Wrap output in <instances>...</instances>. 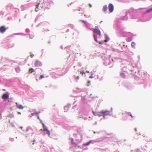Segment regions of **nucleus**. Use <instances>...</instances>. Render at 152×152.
<instances>
[{
  "mask_svg": "<svg viewBox=\"0 0 152 152\" xmlns=\"http://www.w3.org/2000/svg\"><path fill=\"white\" fill-rule=\"evenodd\" d=\"M151 11H152V8L147 10V11L146 12V13H148Z\"/></svg>",
  "mask_w": 152,
  "mask_h": 152,
  "instance_id": "obj_17",
  "label": "nucleus"
},
{
  "mask_svg": "<svg viewBox=\"0 0 152 152\" xmlns=\"http://www.w3.org/2000/svg\"><path fill=\"white\" fill-rule=\"evenodd\" d=\"M34 71V69L33 68H30L28 70V72L30 73H32Z\"/></svg>",
  "mask_w": 152,
  "mask_h": 152,
  "instance_id": "obj_13",
  "label": "nucleus"
},
{
  "mask_svg": "<svg viewBox=\"0 0 152 152\" xmlns=\"http://www.w3.org/2000/svg\"><path fill=\"white\" fill-rule=\"evenodd\" d=\"M89 7H92V5H91V4H89Z\"/></svg>",
  "mask_w": 152,
  "mask_h": 152,
  "instance_id": "obj_29",
  "label": "nucleus"
},
{
  "mask_svg": "<svg viewBox=\"0 0 152 152\" xmlns=\"http://www.w3.org/2000/svg\"><path fill=\"white\" fill-rule=\"evenodd\" d=\"M108 9L109 10L110 12H113L114 10V7L112 4H109L108 5Z\"/></svg>",
  "mask_w": 152,
  "mask_h": 152,
  "instance_id": "obj_3",
  "label": "nucleus"
},
{
  "mask_svg": "<svg viewBox=\"0 0 152 152\" xmlns=\"http://www.w3.org/2000/svg\"><path fill=\"white\" fill-rule=\"evenodd\" d=\"M90 83H91V82L90 81H88V82H87L88 86H89L90 84Z\"/></svg>",
  "mask_w": 152,
  "mask_h": 152,
  "instance_id": "obj_21",
  "label": "nucleus"
},
{
  "mask_svg": "<svg viewBox=\"0 0 152 152\" xmlns=\"http://www.w3.org/2000/svg\"><path fill=\"white\" fill-rule=\"evenodd\" d=\"M39 3H38V4L36 5V8L35 9V11L36 12H37L38 10V6L39 5Z\"/></svg>",
  "mask_w": 152,
  "mask_h": 152,
  "instance_id": "obj_14",
  "label": "nucleus"
},
{
  "mask_svg": "<svg viewBox=\"0 0 152 152\" xmlns=\"http://www.w3.org/2000/svg\"><path fill=\"white\" fill-rule=\"evenodd\" d=\"M71 140H72V142H73V138H72V139H71Z\"/></svg>",
  "mask_w": 152,
  "mask_h": 152,
  "instance_id": "obj_33",
  "label": "nucleus"
},
{
  "mask_svg": "<svg viewBox=\"0 0 152 152\" xmlns=\"http://www.w3.org/2000/svg\"><path fill=\"white\" fill-rule=\"evenodd\" d=\"M132 40V39L131 38H128V39L127 40V41L128 42H129L130 41H131Z\"/></svg>",
  "mask_w": 152,
  "mask_h": 152,
  "instance_id": "obj_22",
  "label": "nucleus"
},
{
  "mask_svg": "<svg viewBox=\"0 0 152 152\" xmlns=\"http://www.w3.org/2000/svg\"><path fill=\"white\" fill-rule=\"evenodd\" d=\"M64 109L65 110H66V111H67L69 109V107L68 106H65L64 107Z\"/></svg>",
  "mask_w": 152,
  "mask_h": 152,
  "instance_id": "obj_18",
  "label": "nucleus"
},
{
  "mask_svg": "<svg viewBox=\"0 0 152 152\" xmlns=\"http://www.w3.org/2000/svg\"><path fill=\"white\" fill-rule=\"evenodd\" d=\"M94 33H96L98 34L99 36L101 35V32L100 30L98 29L95 28L94 29Z\"/></svg>",
  "mask_w": 152,
  "mask_h": 152,
  "instance_id": "obj_5",
  "label": "nucleus"
},
{
  "mask_svg": "<svg viewBox=\"0 0 152 152\" xmlns=\"http://www.w3.org/2000/svg\"><path fill=\"white\" fill-rule=\"evenodd\" d=\"M30 134V133H27V134Z\"/></svg>",
  "mask_w": 152,
  "mask_h": 152,
  "instance_id": "obj_37",
  "label": "nucleus"
},
{
  "mask_svg": "<svg viewBox=\"0 0 152 152\" xmlns=\"http://www.w3.org/2000/svg\"><path fill=\"white\" fill-rule=\"evenodd\" d=\"M135 45H136V44H135V42H132L131 45L132 48H135Z\"/></svg>",
  "mask_w": 152,
  "mask_h": 152,
  "instance_id": "obj_10",
  "label": "nucleus"
},
{
  "mask_svg": "<svg viewBox=\"0 0 152 152\" xmlns=\"http://www.w3.org/2000/svg\"><path fill=\"white\" fill-rule=\"evenodd\" d=\"M94 40L96 42H97V38L95 37V35L94 34Z\"/></svg>",
  "mask_w": 152,
  "mask_h": 152,
  "instance_id": "obj_19",
  "label": "nucleus"
},
{
  "mask_svg": "<svg viewBox=\"0 0 152 152\" xmlns=\"http://www.w3.org/2000/svg\"><path fill=\"white\" fill-rule=\"evenodd\" d=\"M42 124L43 129H41L40 130L45 132V133L46 134H48L49 136H50V132L48 129L47 127L45 126L44 125V124L43 123H42Z\"/></svg>",
  "mask_w": 152,
  "mask_h": 152,
  "instance_id": "obj_1",
  "label": "nucleus"
},
{
  "mask_svg": "<svg viewBox=\"0 0 152 152\" xmlns=\"http://www.w3.org/2000/svg\"><path fill=\"white\" fill-rule=\"evenodd\" d=\"M107 10V7L106 5L104 6L103 8V11L106 12Z\"/></svg>",
  "mask_w": 152,
  "mask_h": 152,
  "instance_id": "obj_9",
  "label": "nucleus"
},
{
  "mask_svg": "<svg viewBox=\"0 0 152 152\" xmlns=\"http://www.w3.org/2000/svg\"><path fill=\"white\" fill-rule=\"evenodd\" d=\"M120 75L121 77H122L123 78H125V74L124 73H121L120 74Z\"/></svg>",
  "mask_w": 152,
  "mask_h": 152,
  "instance_id": "obj_16",
  "label": "nucleus"
},
{
  "mask_svg": "<svg viewBox=\"0 0 152 152\" xmlns=\"http://www.w3.org/2000/svg\"><path fill=\"white\" fill-rule=\"evenodd\" d=\"M37 118H38V119H39V120L41 121V123H42H42H43L42 122V121H41V120L40 119V118H39V116H38V115L37 116Z\"/></svg>",
  "mask_w": 152,
  "mask_h": 152,
  "instance_id": "obj_24",
  "label": "nucleus"
},
{
  "mask_svg": "<svg viewBox=\"0 0 152 152\" xmlns=\"http://www.w3.org/2000/svg\"><path fill=\"white\" fill-rule=\"evenodd\" d=\"M16 107L19 109H22L23 108V107L21 105H18L17 103H15Z\"/></svg>",
  "mask_w": 152,
  "mask_h": 152,
  "instance_id": "obj_7",
  "label": "nucleus"
},
{
  "mask_svg": "<svg viewBox=\"0 0 152 152\" xmlns=\"http://www.w3.org/2000/svg\"><path fill=\"white\" fill-rule=\"evenodd\" d=\"M34 65L35 67H39L42 65V64L40 61H37L35 62Z\"/></svg>",
  "mask_w": 152,
  "mask_h": 152,
  "instance_id": "obj_4",
  "label": "nucleus"
},
{
  "mask_svg": "<svg viewBox=\"0 0 152 152\" xmlns=\"http://www.w3.org/2000/svg\"><path fill=\"white\" fill-rule=\"evenodd\" d=\"M91 142V141L90 140L88 142H87L86 143L84 144L83 145H88Z\"/></svg>",
  "mask_w": 152,
  "mask_h": 152,
  "instance_id": "obj_15",
  "label": "nucleus"
},
{
  "mask_svg": "<svg viewBox=\"0 0 152 152\" xmlns=\"http://www.w3.org/2000/svg\"><path fill=\"white\" fill-rule=\"evenodd\" d=\"M1 97L3 99H6L9 97V95L7 94H4Z\"/></svg>",
  "mask_w": 152,
  "mask_h": 152,
  "instance_id": "obj_8",
  "label": "nucleus"
},
{
  "mask_svg": "<svg viewBox=\"0 0 152 152\" xmlns=\"http://www.w3.org/2000/svg\"><path fill=\"white\" fill-rule=\"evenodd\" d=\"M130 115L131 116V117H132V118L133 117V116L132 115V114Z\"/></svg>",
  "mask_w": 152,
  "mask_h": 152,
  "instance_id": "obj_32",
  "label": "nucleus"
},
{
  "mask_svg": "<svg viewBox=\"0 0 152 152\" xmlns=\"http://www.w3.org/2000/svg\"><path fill=\"white\" fill-rule=\"evenodd\" d=\"M97 115L99 116H103V113H102V111H100L98 113Z\"/></svg>",
  "mask_w": 152,
  "mask_h": 152,
  "instance_id": "obj_11",
  "label": "nucleus"
},
{
  "mask_svg": "<svg viewBox=\"0 0 152 152\" xmlns=\"http://www.w3.org/2000/svg\"><path fill=\"white\" fill-rule=\"evenodd\" d=\"M79 77L78 76L76 77V79L77 80H79Z\"/></svg>",
  "mask_w": 152,
  "mask_h": 152,
  "instance_id": "obj_27",
  "label": "nucleus"
},
{
  "mask_svg": "<svg viewBox=\"0 0 152 152\" xmlns=\"http://www.w3.org/2000/svg\"><path fill=\"white\" fill-rule=\"evenodd\" d=\"M44 76L43 75H41L39 77V79H41L42 78H44Z\"/></svg>",
  "mask_w": 152,
  "mask_h": 152,
  "instance_id": "obj_20",
  "label": "nucleus"
},
{
  "mask_svg": "<svg viewBox=\"0 0 152 152\" xmlns=\"http://www.w3.org/2000/svg\"><path fill=\"white\" fill-rule=\"evenodd\" d=\"M86 72L87 73H89V72L88 71H86Z\"/></svg>",
  "mask_w": 152,
  "mask_h": 152,
  "instance_id": "obj_31",
  "label": "nucleus"
},
{
  "mask_svg": "<svg viewBox=\"0 0 152 152\" xmlns=\"http://www.w3.org/2000/svg\"><path fill=\"white\" fill-rule=\"evenodd\" d=\"M135 131H136V129H135Z\"/></svg>",
  "mask_w": 152,
  "mask_h": 152,
  "instance_id": "obj_38",
  "label": "nucleus"
},
{
  "mask_svg": "<svg viewBox=\"0 0 152 152\" xmlns=\"http://www.w3.org/2000/svg\"><path fill=\"white\" fill-rule=\"evenodd\" d=\"M89 77L90 78H92V77H91V76L90 77Z\"/></svg>",
  "mask_w": 152,
  "mask_h": 152,
  "instance_id": "obj_36",
  "label": "nucleus"
},
{
  "mask_svg": "<svg viewBox=\"0 0 152 152\" xmlns=\"http://www.w3.org/2000/svg\"><path fill=\"white\" fill-rule=\"evenodd\" d=\"M142 136L143 137H146V134H143V135H142Z\"/></svg>",
  "mask_w": 152,
  "mask_h": 152,
  "instance_id": "obj_26",
  "label": "nucleus"
},
{
  "mask_svg": "<svg viewBox=\"0 0 152 152\" xmlns=\"http://www.w3.org/2000/svg\"><path fill=\"white\" fill-rule=\"evenodd\" d=\"M40 113V112H39L38 113L35 112L34 113V114H38Z\"/></svg>",
  "mask_w": 152,
  "mask_h": 152,
  "instance_id": "obj_25",
  "label": "nucleus"
},
{
  "mask_svg": "<svg viewBox=\"0 0 152 152\" xmlns=\"http://www.w3.org/2000/svg\"><path fill=\"white\" fill-rule=\"evenodd\" d=\"M103 116L110 115V111H102Z\"/></svg>",
  "mask_w": 152,
  "mask_h": 152,
  "instance_id": "obj_6",
  "label": "nucleus"
},
{
  "mask_svg": "<svg viewBox=\"0 0 152 152\" xmlns=\"http://www.w3.org/2000/svg\"><path fill=\"white\" fill-rule=\"evenodd\" d=\"M7 29V28L4 26H2L0 27V32L2 33H4Z\"/></svg>",
  "mask_w": 152,
  "mask_h": 152,
  "instance_id": "obj_2",
  "label": "nucleus"
},
{
  "mask_svg": "<svg viewBox=\"0 0 152 152\" xmlns=\"http://www.w3.org/2000/svg\"><path fill=\"white\" fill-rule=\"evenodd\" d=\"M4 60V59L3 58L2 56L0 57V63H2L4 61L3 60Z\"/></svg>",
  "mask_w": 152,
  "mask_h": 152,
  "instance_id": "obj_12",
  "label": "nucleus"
},
{
  "mask_svg": "<svg viewBox=\"0 0 152 152\" xmlns=\"http://www.w3.org/2000/svg\"><path fill=\"white\" fill-rule=\"evenodd\" d=\"M28 129H26V132H28Z\"/></svg>",
  "mask_w": 152,
  "mask_h": 152,
  "instance_id": "obj_30",
  "label": "nucleus"
},
{
  "mask_svg": "<svg viewBox=\"0 0 152 152\" xmlns=\"http://www.w3.org/2000/svg\"><path fill=\"white\" fill-rule=\"evenodd\" d=\"M103 43V42H99V44H102Z\"/></svg>",
  "mask_w": 152,
  "mask_h": 152,
  "instance_id": "obj_28",
  "label": "nucleus"
},
{
  "mask_svg": "<svg viewBox=\"0 0 152 152\" xmlns=\"http://www.w3.org/2000/svg\"><path fill=\"white\" fill-rule=\"evenodd\" d=\"M80 74H81L82 75H83V74H85V72H83L82 71H80Z\"/></svg>",
  "mask_w": 152,
  "mask_h": 152,
  "instance_id": "obj_23",
  "label": "nucleus"
},
{
  "mask_svg": "<svg viewBox=\"0 0 152 152\" xmlns=\"http://www.w3.org/2000/svg\"><path fill=\"white\" fill-rule=\"evenodd\" d=\"M18 113L19 114H20V113Z\"/></svg>",
  "mask_w": 152,
  "mask_h": 152,
  "instance_id": "obj_39",
  "label": "nucleus"
},
{
  "mask_svg": "<svg viewBox=\"0 0 152 152\" xmlns=\"http://www.w3.org/2000/svg\"><path fill=\"white\" fill-rule=\"evenodd\" d=\"M144 8H140V9H139V10H142V9H144Z\"/></svg>",
  "mask_w": 152,
  "mask_h": 152,
  "instance_id": "obj_34",
  "label": "nucleus"
},
{
  "mask_svg": "<svg viewBox=\"0 0 152 152\" xmlns=\"http://www.w3.org/2000/svg\"><path fill=\"white\" fill-rule=\"evenodd\" d=\"M104 42H107V40H104Z\"/></svg>",
  "mask_w": 152,
  "mask_h": 152,
  "instance_id": "obj_35",
  "label": "nucleus"
}]
</instances>
